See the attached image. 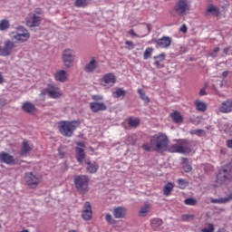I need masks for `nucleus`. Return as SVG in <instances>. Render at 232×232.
Listing matches in <instances>:
<instances>
[{
  "instance_id": "obj_1",
  "label": "nucleus",
  "mask_w": 232,
  "mask_h": 232,
  "mask_svg": "<svg viewBox=\"0 0 232 232\" xmlns=\"http://www.w3.org/2000/svg\"><path fill=\"white\" fill-rule=\"evenodd\" d=\"M153 151L162 152L168 150V136L163 133H159L150 137Z\"/></svg>"
},
{
  "instance_id": "obj_2",
  "label": "nucleus",
  "mask_w": 232,
  "mask_h": 232,
  "mask_svg": "<svg viewBox=\"0 0 232 232\" xmlns=\"http://www.w3.org/2000/svg\"><path fill=\"white\" fill-rule=\"evenodd\" d=\"M79 124H81V122L77 121H60L58 123V130L63 137H72L73 135V131L79 128Z\"/></svg>"
},
{
  "instance_id": "obj_3",
  "label": "nucleus",
  "mask_w": 232,
  "mask_h": 232,
  "mask_svg": "<svg viewBox=\"0 0 232 232\" xmlns=\"http://www.w3.org/2000/svg\"><path fill=\"white\" fill-rule=\"evenodd\" d=\"M168 150L170 153H191V143L188 140H180L178 143L170 145Z\"/></svg>"
},
{
  "instance_id": "obj_4",
  "label": "nucleus",
  "mask_w": 232,
  "mask_h": 232,
  "mask_svg": "<svg viewBox=\"0 0 232 232\" xmlns=\"http://www.w3.org/2000/svg\"><path fill=\"white\" fill-rule=\"evenodd\" d=\"M217 180L218 184H226V182L232 180V164H228L219 170Z\"/></svg>"
},
{
  "instance_id": "obj_5",
  "label": "nucleus",
  "mask_w": 232,
  "mask_h": 232,
  "mask_svg": "<svg viewBox=\"0 0 232 232\" xmlns=\"http://www.w3.org/2000/svg\"><path fill=\"white\" fill-rule=\"evenodd\" d=\"M88 182H90V179L86 175H78L74 177L75 188L80 193H86L88 191Z\"/></svg>"
},
{
  "instance_id": "obj_6",
  "label": "nucleus",
  "mask_w": 232,
  "mask_h": 232,
  "mask_svg": "<svg viewBox=\"0 0 232 232\" xmlns=\"http://www.w3.org/2000/svg\"><path fill=\"white\" fill-rule=\"evenodd\" d=\"M12 39L20 44L26 43L30 39V32L24 26H18L16 28V34L13 35Z\"/></svg>"
},
{
  "instance_id": "obj_7",
  "label": "nucleus",
  "mask_w": 232,
  "mask_h": 232,
  "mask_svg": "<svg viewBox=\"0 0 232 232\" xmlns=\"http://www.w3.org/2000/svg\"><path fill=\"white\" fill-rule=\"evenodd\" d=\"M24 180L29 188H37L41 182V175L35 172H28L25 174Z\"/></svg>"
},
{
  "instance_id": "obj_8",
  "label": "nucleus",
  "mask_w": 232,
  "mask_h": 232,
  "mask_svg": "<svg viewBox=\"0 0 232 232\" xmlns=\"http://www.w3.org/2000/svg\"><path fill=\"white\" fill-rule=\"evenodd\" d=\"M62 59L66 68H72V66H73V62L75 61V52L72 49H65L63 52Z\"/></svg>"
},
{
  "instance_id": "obj_9",
  "label": "nucleus",
  "mask_w": 232,
  "mask_h": 232,
  "mask_svg": "<svg viewBox=\"0 0 232 232\" xmlns=\"http://www.w3.org/2000/svg\"><path fill=\"white\" fill-rule=\"evenodd\" d=\"M191 9V4L188 0H179L175 6V11L179 15H186Z\"/></svg>"
},
{
  "instance_id": "obj_10",
  "label": "nucleus",
  "mask_w": 232,
  "mask_h": 232,
  "mask_svg": "<svg viewBox=\"0 0 232 232\" xmlns=\"http://www.w3.org/2000/svg\"><path fill=\"white\" fill-rule=\"evenodd\" d=\"M45 93H47L51 99H60V97H63V91L55 84H51L45 88Z\"/></svg>"
},
{
  "instance_id": "obj_11",
  "label": "nucleus",
  "mask_w": 232,
  "mask_h": 232,
  "mask_svg": "<svg viewBox=\"0 0 232 232\" xmlns=\"http://www.w3.org/2000/svg\"><path fill=\"white\" fill-rule=\"evenodd\" d=\"M15 48V43L7 40L4 43V46H0V55L3 57H8L14 52V49Z\"/></svg>"
},
{
  "instance_id": "obj_12",
  "label": "nucleus",
  "mask_w": 232,
  "mask_h": 232,
  "mask_svg": "<svg viewBox=\"0 0 232 232\" xmlns=\"http://www.w3.org/2000/svg\"><path fill=\"white\" fill-rule=\"evenodd\" d=\"M101 82L104 88H111V86L117 82V78L115 77V74L109 72L102 76Z\"/></svg>"
},
{
  "instance_id": "obj_13",
  "label": "nucleus",
  "mask_w": 232,
  "mask_h": 232,
  "mask_svg": "<svg viewBox=\"0 0 232 232\" xmlns=\"http://www.w3.org/2000/svg\"><path fill=\"white\" fill-rule=\"evenodd\" d=\"M41 21H43L41 16L35 14H31L26 19V25L29 26V28H35V26L41 24Z\"/></svg>"
},
{
  "instance_id": "obj_14",
  "label": "nucleus",
  "mask_w": 232,
  "mask_h": 232,
  "mask_svg": "<svg viewBox=\"0 0 232 232\" xmlns=\"http://www.w3.org/2000/svg\"><path fill=\"white\" fill-rule=\"evenodd\" d=\"M99 68V63L95 57H91L87 64H85L83 70L85 73H94L95 70Z\"/></svg>"
},
{
  "instance_id": "obj_15",
  "label": "nucleus",
  "mask_w": 232,
  "mask_h": 232,
  "mask_svg": "<svg viewBox=\"0 0 232 232\" xmlns=\"http://www.w3.org/2000/svg\"><path fill=\"white\" fill-rule=\"evenodd\" d=\"M76 148V159L80 164L84 161V159H86V154L84 153V149L82 147L84 146L83 142H78Z\"/></svg>"
},
{
  "instance_id": "obj_16",
  "label": "nucleus",
  "mask_w": 232,
  "mask_h": 232,
  "mask_svg": "<svg viewBox=\"0 0 232 232\" xmlns=\"http://www.w3.org/2000/svg\"><path fill=\"white\" fill-rule=\"evenodd\" d=\"M93 213L92 212V205L90 202H85L83 205V211L82 217L83 220H91Z\"/></svg>"
},
{
  "instance_id": "obj_17",
  "label": "nucleus",
  "mask_w": 232,
  "mask_h": 232,
  "mask_svg": "<svg viewBox=\"0 0 232 232\" xmlns=\"http://www.w3.org/2000/svg\"><path fill=\"white\" fill-rule=\"evenodd\" d=\"M158 48H169L171 46V38L163 36L156 41Z\"/></svg>"
},
{
  "instance_id": "obj_18",
  "label": "nucleus",
  "mask_w": 232,
  "mask_h": 232,
  "mask_svg": "<svg viewBox=\"0 0 232 232\" xmlns=\"http://www.w3.org/2000/svg\"><path fill=\"white\" fill-rule=\"evenodd\" d=\"M0 160L1 162H4V164H8V165H12L15 162V160H14V156L5 151L0 153Z\"/></svg>"
},
{
  "instance_id": "obj_19",
  "label": "nucleus",
  "mask_w": 232,
  "mask_h": 232,
  "mask_svg": "<svg viewBox=\"0 0 232 232\" xmlns=\"http://www.w3.org/2000/svg\"><path fill=\"white\" fill-rule=\"evenodd\" d=\"M92 111L97 113V111H104L106 110V104L103 102H92L90 103Z\"/></svg>"
},
{
  "instance_id": "obj_20",
  "label": "nucleus",
  "mask_w": 232,
  "mask_h": 232,
  "mask_svg": "<svg viewBox=\"0 0 232 232\" xmlns=\"http://www.w3.org/2000/svg\"><path fill=\"white\" fill-rule=\"evenodd\" d=\"M54 79L58 82H66L68 81V72L64 70H60L54 74Z\"/></svg>"
},
{
  "instance_id": "obj_21",
  "label": "nucleus",
  "mask_w": 232,
  "mask_h": 232,
  "mask_svg": "<svg viewBox=\"0 0 232 232\" xmlns=\"http://www.w3.org/2000/svg\"><path fill=\"white\" fill-rule=\"evenodd\" d=\"M219 111L222 113H229L232 111V100L223 102L219 107Z\"/></svg>"
},
{
  "instance_id": "obj_22",
  "label": "nucleus",
  "mask_w": 232,
  "mask_h": 232,
  "mask_svg": "<svg viewBox=\"0 0 232 232\" xmlns=\"http://www.w3.org/2000/svg\"><path fill=\"white\" fill-rule=\"evenodd\" d=\"M113 215L115 218H124V217H126V208L123 207H118L113 209Z\"/></svg>"
},
{
  "instance_id": "obj_23",
  "label": "nucleus",
  "mask_w": 232,
  "mask_h": 232,
  "mask_svg": "<svg viewBox=\"0 0 232 232\" xmlns=\"http://www.w3.org/2000/svg\"><path fill=\"white\" fill-rule=\"evenodd\" d=\"M22 110L26 113H34L35 105L30 102H26L22 105Z\"/></svg>"
},
{
  "instance_id": "obj_24",
  "label": "nucleus",
  "mask_w": 232,
  "mask_h": 232,
  "mask_svg": "<svg viewBox=\"0 0 232 232\" xmlns=\"http://www.w3.org/2000/svg\"><path fill=\"white\" fill-rule=\"evenodd\" d=\"M126 90L122 88H116L112 92V97H114V99H124V97H126Z\"/></svg>"
},
{
  "instance_id": "obj_25",
  "label": "nucleus",
  "mask_w": 232,
  "mask_h": 232,
  "mask_svg": "<svg viewBox=\"0 0 232 232\" xmlns=\"http://www.w3.org/2000/svg\"><path fill=\"white\" fill-rule=\"evenodd\" d=\"M230 200H232V193L225 198H212L210 201L212 204H227Z\"/></svg>"
},
{
  "instance_id": "obj_26",
  "label": "nucleus",
  "mask_w": 232,
  "mask_h": 232,
  "mask_svg": "<svg viewBox=\"0 0 232 232\" xmlns=\"http://www.w3.org/2000/svg\"><path fill=\"white\" fill-rule=\"evenodd\" d=\"M30 151H32V146H30V144H28V141L26 140H24L23 141V146H22V150L20 151V155L24 157V155H28V153H30Z\"/></svg>"
},
{
  "instance_id": "obj_27",
  "label": "nucleus",
  "mask_w": 232,
  "mask_h": 232,
  "mask_svg": "<svg viewBox=\"0 0 232 232\" xmlns=\"http://www.w3.org/2000/svg\"><path fill=\"white\" fill-rule=\"evenodd\" d=\"M99 169V164L95 161H88L87 162V171L89 173H97Z\"/></svg>"
},
{
  "instance_id": "obj_28",
  "label": "nucleus",
  "mask_w": 232,
  "mask_h": 232,
  "mask_svg": "<svg viewBox=\"0 0 232 232\" xmlns=\"http://www.w3.org/2000/svg\"><path fill=\"white\" fill-rule=\"evenodd\" d=\"M166 59V54L160 53L158 56H154V64L157 68H163V64L160 63Z\"/></svg>"
},
{
  "instance_id": "obj_29",
  "label": "nucleus",
  "mask_w": 232,
  "mask_h": 232,
  "mask_svg": "<svg viewBox=\"0 0 232 232\" xmlns=\"http://www.w3.org/2000/svg\"><path fill=\"white\" fill-rule=\"evenodd\" d=\"M195 107L198 111H206L208 110V104L200 100L195 101Z\"/></svg>"
},
{
  "instance_id": "obj_30",
  "label": "nucleus",
  "mask_w": 232,
  "mask_h": 232,
  "mask_svg": "<svg viewBox=\"0 0 232 232\" xmlns=\"http://www.w3.org/2000/svg\"><path fill=\"white\" fill-rule=\"evenodd\" d=\"M10 28V20L4 18L0 20V32H6Z\"/></svg>"
},
{
  "instance_id": "obj_31",
  "label": "nucleus",
  "mask_w": 232,
  "mask_h": 232,
  "mask_svg": "<svg viewBox=\"0 0 232 232\" xmlns=\"http://www.w3.org/2000/svg\"><path fill=\"white\" fill-rule=\"evenodd\" d=\"M170 117L173 120V121L176 122V124H180V122H182L183 121L182 115L179 111L172 112L170 114Z\"/></svg>"
},
{
  "instance_id": "obj_32",
  "label": "nucleus",
  "mask_w": 232,
  "mask_h": 232,
  "mask_svg": "<svg viewBox=\"0 0 232 232\" xmlns=\"http://www.w3.org/2000/svg\"><path fill=\"white\" fill-rule=\"evenodd\" d=\"M175 188V185L173 183L169 182L168 184L165 185L163 193L165 197H169L171 195V191H173V188Z\"/></svg>"
},
{
  "instance_id": "obj_33",
  "label": "nucleus",
  "mask_w": 232,
  "mask_h": 232,
  "mask_svg": "<svg viewBox=\"0 0 232 232\" xmlns=\"http://www.w3.org/2000/svg\"><path fill=\"white\" fill-rule=\"evenodd\" d=\"M46 95H47V93H46V89H44V90H43L42 92L39 94L38 99H36V100L34 101L36 106H41V102H43L44 101H45Z\"/></svg>"
},
{
  "instance_id": "obj_34",
  "label": "nucleus",
  "mask_w": 232,
  "mask_h": 232,
  "mask_svg": "<svg viewBox=\"0 0 232 232\" xmlns=\"http://www.w3.org/2000/svg\"><path fill=\"white\" fill-rule=\"evenodd\" d=\"M151 209V207L150 205H145L141 207V208L139 211V215L140 217H146L150 213V210Z\"/></svg>"
},
{
  "instance_id": "obj_35",
  "label": "nucleus",
  "mask_w": 232,
  "mask_h": 232,
  "mask_svg": "<svg viewBox=\"0 0 232 232\" xmlns=\"http://www.w3.org/2000/svg\"><path fill=\"white\" fill-rule=\"evenodd\" d=\"M92 0H75V6L78 8H84V6H87V5H90Z\"/></svg>"
},
{
  "instance_id": "obj_36",
  "label": "nucleus",
  "mask_w": 232,
  "mask_h": 232,
  "mask_svg": "<svg viewBox=\"0 0 232 232\" xmlns=\"http://www.w3.org/2000/svg\"><path fill=\"white\" fill-rule=\"evenodd\" d=\"M138 93L141 101H144V102H150V98L146 96V92H144V90L138 89Z\"/></svg>"
},
{
  "instance_id": "obj_37",
  "label": "nucleus",
  "mask_w": 232,
  "mask_h": 232,
  "mask_svg": "<svg viewBox=\"0 0 232 232\" xmlns=\"http://www.w3.org/2000/svg\"><path fill=\"white\" fill-rule=\"evenodd\" d=\"M150 226L154 228L160 227L162 226V219L154 218L150 221Z\"/></svg>"
},
{
  "instance_id": "obj_38",
  "label": "nucleus",
  "mask_w": 232,
  "mask_h": 232,
  "mask_svg": "<svg viewBox=\"0 0 232 232\" xmlns=\"http://www.w3.org/2000/svg\"><path fill=\"white\" fill-rule=\"evenodd\" d=\"M129 124L130 126H132V128H137V126L140 124V120H139V118H130Z\"/></svg>"
},
{
  "instance_id": "obj_39",
  "label": "nucleus",
  "mask_w": 232,
  "mask_h": 232,
  "mask_svg": "<svg viewBox=\"0 0 232 232\" xmlns=\"http://www.w3.org/2000/svg\"><path fill=\"white\" fill-rule=\"evenodd\" d=\"M135 142H137V136H135V135L128 136L125 140L126 144L131 145V146H133V144H135Z\"/></svg>"
},
{
  "instance_id": "obj_40",
  "label": "nucleus",
  "mask_w": 232,
  "mask_h": 232,
  "mask_svg": "<svg viewBox=\"0 0 232 232\" xmlns=\"http://www.w3.org/2000/svg\"><path fill=\"white\" fill-rule=\"evenodd\" d=\"M207 14H212L213 15H218V8L215 5H209L207 9Z\"/></svg>"
},
{
  "instance_id": "obj_41",
  "label": "nucleus",
  "mask_w": 232,
  "mask_h": 232,
  "mask_svg": "<svg viewBox=\"0 0 232 232\" xmlns=\"http://www.w3.org/2000/svg\"><path fill=\"white\" fill-rule=\"evenodd\" d=\"M188 160L186 158L182 159V163L185 164L183 165V169L186 173H189V171H191L192 168L190 167V165L188 164Z\"/></svg>"
},
{
  "instance_id": "obj_42",
  "label": "nucleus",
  "mask_w": 232,
  "mask_h": 232,
  "mask_svg": "<svg viewBox=\"0 0 232 232\" xmlns=\"http://www.w3.org/2000/svg\"><path fill=\"white\" fill-rule=\"evenodd\" d=\"M151 53H153V48H151V47L147 48L143 53V59L145 61H148V59H150V57H151Z\"/></svg>"
},
{
  "instance_id": "obj_43",
  "label": "nucleus",
  "mask_w": 232,
  "mask_h": 232,
  "mask_svg": "<svg viewBox=\"0 0 232 232\" xmlns=\"http://www.w3.org/2000/svg\"><path fill=\"white\" fill-rule=\"evenodd\" d=\"M184 204H186V206H196L197 199H195L193 198H188L184 200Z\"/></svg>"
},
{
  "instance_id": "obj_44",
  "label": "nucleus",
  "mask_w": 232,
  "mask_h": 232,
  "mask_svg": "<svg viewBox=\"0 0 232 232\" xmlns=\"http://www.w3.org/2000/svg\"><path fill=\"white\" fill-rule=\"evenodd\" d=\"M201 232H215V226L209 223L206 227L201 229Z\"/></svg>"
},
{
  "instance_id": "obj_45",
  "label": "nucleus",
  "mask_w": 232,
  "mask_h": 232,
  "mask_svg": "<svg viewBox=\"0 0 232 232\" xmlns=\"http://www.w3.org/2000/svg\"><path fill=\"white\" fill-rule=\"evenodd\" d=\"M191 135H198V137H200V135H204V130L198 129V130H190Z\"/></svg>"
},
{
  "instance_id": "obj_46",
  "label": "nucleus",
  "mask_w": 232,
  "mask_h": 232,
  "mask_svg": "<svg viewBox=\"0 0 232 232\" xmlns=\"http://www.w3.org/2000/svg\"><path fill=\"white\" fill-rule=\"evenodd\" d=\"M178 183H179V188H181V189H184V188H186V186H188V181L186 179H178Z\"/></svg>"
},
{
  "instance_id": "obj_47",
  "label": "nucleus",
  "mask_w": 232,
  "mask_h": 232,
  "mask_svg": "<svg viewBox=\"0 0 232 232\" xmlns=\"http://www.w3.org/2000/svg\"><path fill=\"white\" fill-rule=\"evenodd\" d=\"M194 218H195V216H193V215L185 214V215L181 216V220H183V222H188V220H191Z\"/></svg>"
},
{
  "instance_id": "obj_48",
  "label": "nucleus",
  "mask_w": 232,
  "mask_h": 232,
  "mask_svg": "<svg viewBox=\"0 0 232 232\" xmlns=\"http://www.w3.org/2000/svg\"><path fill=\"white\" fill-rule=\"evenodd\" d=\"M105 220L108 222V224H115V220L113 219V217L111 214H106Z\"/></svg>"
},
{
  "instance_id": "obj_49",
  "label": "nucleus",
  "mask_w": 232,
  "mask_h": 232,
  "mask_svg": "<svg viewBox=\"0 0 232 232\" xmlns=\"http://www.w3.org/2000/svg\"><path fill=\"white\" fill-rule=\"evenodd\" d=\"M143 150H145V151H151V150H153V146L151 145V141L150 143H144L142 145Z\"/></svg>"
},
{
  "instance_id": "obj_50",
  "label": "nucleus",
  "mask_w": 232,
  "mask_h": 232,
  "mask_svg": "<svg viewBox=\"0 0 232 232\" xmlns=\"http://www.w3.org/2000/svg\"><path fill=\"white\" fill-rule=\"evenodd\" d=\"M218 52H220V48L216 47V48L213 50L212 53H209L210 57H213V58L217 57Z\"/></svg>"
},
{
  "instance_id": "obj_51",
  "label": "nucleus",
  "mask_w": 232,
  "mask_h": 232,
  "mask_svg": "<svg viewBox=\"0 0 232 232\" xmlns=\"http://www.w3.org/2000/svg\"><path fill=\"white\" fill-rule=\"evenodd\" d=\"M125 44H126L128 50H133V48H135V45L133 44V42H131V41H126Z\"/></svg>"
},
{
  "instance_id": "obj_52",
  "label": "nucleus",
  "mask_w": 232,
  "mask_h": 232,
  "mask_svg": "<svg viewBox=\"0 0 232 232\" xmlns=\"http://www.w3.org/2000/svg\"><path fill=\"white\" fill-rule=\"evenodd\" d=\"M179 32H182L183 34H186V32H188V27L186 26V24H183L180 27Z\"/></svg>"
},
{
  "instance_id": "obj_53",
  "label": "nucleus",
  "mask_w": 232,
  "mask_h": 232,
  "mask_svg": "<svg viewBox=\"0 0 232 232\" xmlns=\"http://www.w3.org/2000/svg\"><path fill=\"white\" fill-rule=\"evenodd\" d=\"M93 101H102V96L101 95H93L92 96Z\"/></svg>"
},
{
  "instance_id": "obj_54",
  "label": "nucleus",
  "mask_w": 232,
  "mask_h": 232,
  "mask_svg": "<svg viewBox=\"0 0 232 232\" xmlns=\"http://www.w3.org/2000/svg\"><path fill=\"white\" fill-rule=\"evenodd\" d=\"M129 34H130V35H132L133 37H139V34H137L133 29H130L129 31Z\"/></svg>"
},
{
  "instance_id": "obj_55",
  "label": "nucleus",
  "mask_w": 232,
  "mask_h": 232,
  "mask_svg": "<svg viewBox=\"0 0 232 232\" xmlns=\"http://www.w3.org/2000/svg\"><path fill=\"white\" fill-rule=\"evenodd\" d=\"M227 148H231L232 149V139L227 140Z\"/></svg>"
},
{
  "instance_id": "obj_56",
  "label": "nucleus",
  "mask_w": 232,
  "mask_h": 232,
  "mask_svg": "<svg viewBox=\"0 0 232 232\" xmlns=\"http://www.w3.org/2000/svg\"><path fill=\"white\" fill-rule=\"evenodd\" d=\"M227 75H229V72L225 71L222 72L223 79H226Z\"/></svg>"
},
{
  "instance_id": "obj_57",
  "label": "nucleus",
  "mask_w": 232,
  "mask_h": 232,
  "mask_svg": "<svg viewBox=\"0 0 232 232\" xmlns=\"http://www.w3.org/2000/svg\"><path fill=\"white\" fill-rule=\"evenodd\" d=\"M5 82V77H3V72H0V84H3Z\"/></svg>"
},
{
  "instance_id": "obj_58",
  "label": "nucleus",
  "mask_w": 232,
  "mask_h": 232,
  "mask_svg": "<svg viewBox=\"0 0 232 232\" xmlns=\"http://www.w3.org/2000/svg\"><path fill=\"white\" fill-rule=\"evenodd\" d=\"M199 95H206V89H201L200 91H199Z\"/></svg>"
},
{
  "instance_id": "obj_59",
  "label": "nucleus",
  "mask_w": 232,
  "mask_h": 232,
  "mask_svg": "<svg viewBox=\"0 0 232 232\" xmlns=\"http://www.w3.org/2000/svg\"><path fill=\"white\" fill-rule=\"evenodd\" d=\"M227 52H229V47L224 49V53H227Z\"/></svg>"
},
{
  "instance_id": "obj_60",
  "label": "nucleus",
  "mask_w": 232,
  "mask_h": 232,
  "mask_svg": "<svg viewBox=\"0 0 232 232\" xmlns=\"http://www.w3.org/2000/svg\"><path fill=\"white\" fill-rule=\"evenodd\" d=\"M221 86H222V82H221Z\"/></svg>"
}]
</instances>
